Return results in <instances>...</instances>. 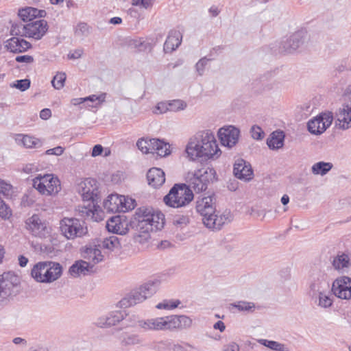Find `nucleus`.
<instances>
[{
    "label": "nucleus",
    "mask_w": 351,
    "mask_h": 351,
    "mask_svg": "<svg viewBox=\"0 0 351 351\" xmlns=\"http://www.w3.org/2000/svg\"><path fill=\"white\" fill-rule=\"evenodd\" d=\"M134 220L133 223L136 222V232L133 238L136 242L141 244L149 240L151 232L162 229L165 224V217L162 213L144 206L136 210Z\"/></svg>",
    "instance_id": "nucleus-1"
},
{
    "label": "nucleus",
    "mask_w": 351,
    "mask_h": 351,
    "mask_svg": "<svg viewBox=\"0 0 351 351\" xmlns=\"http://www.w3.org/2000/svg\"><path fill=\"white\" fill-rule=\"evenodd\" d=\"M185 151L191 160L199 158H217L221 154L215 135L210 130L196 133L190 138Z\"/></svg>",
    "instance_id": "nucleus-2"
},
{
    "label": "nucleus",
    "mask_w": 351,
    "mask_h": 351,
    "mask_svg": "<svg viewBox=\"0 0 351 351\" xmlns=\"http://www.w3.org/2000/svg\"><path fill=\"white\" fill-rule=\"evenodd\" d=\"M195 208L202 216L204 224L208 228L219 229L226 221V218L217 213L215 199L212 196L198 198Z\"/></svg>",
    "instance_id": "nucleus-3"
},
{
    "label": "nucleus",
    "mask_w": 351,
    "mask_h": 351,
    "mask_svg": "<svg viewBox=\"0 0 351 351\" xmlns=\"http://www.w3.org/2000/svg\"><path fill=\"white\" fill-rule=\"evenodd\" d=\"M62 273V267L60 263L43 261L34 265L31 276L38 282L51 283L58 280Z\"/></svg>",
    "instance_id": "nucleus-4"
},
{
    "label": "nucleus",
    "mask_w": 351,
    "mask_h": 351,
    "mask_svg": "<svg viewBox=\"0 0 351 351\" xmlns=\"http://www.w3.org/2000/svg\"><path fill=\"white\" fill-rule=\"evenodd\" d=\"M158 286V281H149L141 285L139 287L132 290L128 295L120 300V306L121 308H128L143 302L156 292Z\"/></svg>",
    "instance_id": "nucleus-5"
},
{
    "label": "nucleus",
    "mask_w": 351,
    "mask_h": 351,
    "mask_svg": "<svg viewBox=\"0 0 351 351\" xmlns=\"http://www.w3.org/2000/svg\"><path fill=\"white\" fill-rule=\"evenodd\" d=\"M193 199L191 188L185 184H176L164 197V202L173 208H181L188 205Z\"/></svg>",
    "instance_id": "nucleus-6"
},
{
    "label": "nucleus",
    "mask_w": 351,
    "mask_h": 351,
    "mask_svg": "<svg viewBox=\"0 0 351 351\" xmlns=\"http://www.w3.org/2000/svg\"><path fill=\"white\" fill-rule=\"evenodd\" d=\"M20 278L14 272H5L0 275V306L5 305L17 291Z\"/></svg>",
    "instance_id": "nucleus-7"
},
{
    "label": "nucleus",
    "mask_w": 351,
    "mask_h": 351,
    "mask_svg": "<svg viewBox=\"0 0 351 351\" xmlns=\"http://www.w3.org/2000/svg\"><path fill=\"white\" fill-rule=\"evenodd\" d=\"M60 225L62 234L68 239L82 237L88 233L84 222L76 218L65 217L60 221Z\"/></svg>",
    "instance_id": "nucleus-8"
},
{
    "label": "nucleus",
    "mask_w": 351,
    "mask_h": 351,
    "mask_svg": "<svg viewBox=\"0 0 351 351\" xmlns=\"http://www.w3.org/2000/svg\"><path fill=\"white\" fill-rule=\"evenodd\" d=\"M307 32L304 29L298 30L289 37L284 38L278 46V52L280 53H293L301 48L307 38Z\"/></svg>",
    "instance_id": "nucleus-9"
},
{
    "label": "nucleus",
    "mask_w": 351,
    "mask_h": 351,
    "mask_svg": "<svg viewBox=\"0 0 351 351\" xmlns=\"http://www.w3.org/2000/svg\"><path fill=\"white\" fill-rule=\"evenodd\" d=\"M332 120V112L322 113L308 122V130L311 134H321L331 125Z\"/></svg>",
    "instance_id": "nucleus-10"
},
{
    "label": "nucleus",
    "mask_w": 351,
    "mask_h": 351,
    "mask_svg": "<svg viewBox=\"0 0 351 351\" xmlns=\"http://www.w3.org/2000/svg\"><path fill=\"white\" fill-rule=\"evenodd\" d=\"M27 230L32 235L40 238H45L49 234V228L38 215H33L26 221Z\"/></svg>",
    "instance_id": "nucleus-11"
},
{
    "label": "nucleus",
    "mask_w": 351,
    "mask_h": 351,
    "mask_svg": "<svg viewBox=\"0 0 351 351\" xmlns=\"http://www.w3.org/2000/svg\"><path fill=\"white\" fill-rule=\"evenodd\" d=\"M332 291L336 297L340 299H350L351 278L347 276H343L336 279L332 283Z\"/></svg>",
    "instance_id": "nucleus-12"
},
{
    "label": "nucleus",
    "mask_w": 351,
    "mask_h": 351,
    "mask_svg": "<svg viewBox=\"0 0 351 351\" xmlns=\"http://www.w3.org/2000/svg\"><path fill=\"white\" fill-rule=\"evenodd\" d=\"M240 131L234 126H228L226 128H221L218 132V136L221 143L229 148L233 147L238 142Z\"/></svg>",
    "instance_id": "nucleus-13"
},
{
    "label": "nucleus",
    "mask_w": 351,
    "mask_h": 351,
    "mask_svg": "<svg viewBox=\"0 0 351 351\" xmlns=\"http://www.w3.org/2000/svg\"><path fill=\"white\" fill-rule=\"evenodd\" d=\"M80 193L84 200L97 202L98 197V188L97 181L93 179H86L80 183Z\"/></svg>",
    "instance_id": "nucleus-14"
},
{
    "label": "nucleus",
    "mask_w": 351,
    "mask_h": 351,
    "mask_svg": "<svg viewBox=\"0 0 351 351\" xmlns=\"http://www.w3.org/2000/svg\"><path fill=\"white\" fill-rule=\"evenodd\" d=\"M167 325V316L138 321V326L144 330H168Z\"/></svg>",
    "instance_id": "nucleus-15"
},
{
    "label": "nucleus",
    "mask_w": 351,
    "mask_h": 351,
    "mask_svg": "<svg viewBox=\"0 0 351 351\" xmlns=\"http://www.w3.org/2000/svg\"><path fill=\"white\" fill-rule=\"evenodd\" d=\"M233 173L237 178L245 181H249L253 178V170L250 164L243 158H239L235 161Z\"/></svg>",
    "instance_id": "nucleus-16"
},
{
    "label": "nucleus",
    "mask_w": 351,
    "mask_h": 351,
    "mask_svg": "<svg viewBox=\"0 0 351 351\" xmlns=\"http://www.w3.org/2000/svg\"><path fill=\"white\" fill-rule=\"evenodd\" d=\"M27 37L40 40L47 32V22L43 19L30 22L27 24Z\"/></svg>",
    "instance_id": "nucleus-17"
},
{
    "label": "nucleus",
    "mask_w": 351,
    "mask_h": 351,
    "mask_svg": "<svg viewBox=\"0 0 351 351\" xmlns=\"http://www.w3.org/2000/svg\"><path fill=\"white\" fill-rule=\"evenodd\" d=\"M168 330H182L189 328L192 324V319L186 315H172L167 316Z\"/></svg>",
    "instance_id": "nucleus-18"
},
{
    "label": "nucleus",
    "mask_w": 351,
    "mask_h": 351,
    "mask_svg": "<svg viewBox=\"0 0 351 351\" xmlns=\"http://www.w3.org/2000/svg\"><path fill=\"white\" fill-rule=\"evenodd\" d=\"M125 315V312L123 311H112L107 315L99 317L96 324L101 328L114 326L122 321Z\"/></svg>",
    "instance_id": "nucleus-19"
},
{
    "label": "nucleus",
    "mask_w": 351,
    "mask_h": 351,
    "mask_svg": "<svg viewBox=\"0 0 351 351\" xmlns=\"http://www.w3.org/2000/svg\"><path fill=\"white\" fill-rule=\"evenodd\" d=\"M128 222L126 219H122L120 216L110 218L106 223V228L109 232L119 234H125L128 230Z\"/></svg>",
    "instance_id": "nucleus-20"
},
{
    "label": "nucleus",
    "mask_w": 351,
    "mask_h": 351,
    "mask_svg": "<svg viewBox=\"0 0 351 351\" xmlns=\"http://www.w3.org/2000/svg\"><path fill=\"white\" fill-rule=\"evenodd\" d=\"M5 48L12 53H22L31 48V44L21 38L12 37L5 42Z\"/></svg>",
    "instance_id": "nucleus-21"
},
{
    "label": "nucleus",
    "mask_w": 351,
    "mask_h": 351,
    "mask_svg": "<svg viewBox=\"0 0 351 351\" xmlns=\"http://www.w3.org/2000/svg\"><path fill=\"white\" fill-rule=\"evenodd\" d=\"M93 265H90L83 260L77 261L73 264L69 270V274L73 277L81 275L86 276L93 272Z\"/></svg>",
    "instance_id": "nucleus-22"
},
{
    "label": "nucleus",
    "mask_w": 351,
    "mask_h": 351,
    "mask_svg": "<svg viewBox=\"0 0 351 351\" xmlns=\"http://www.w3.org/2000/svg\"><path fill=\"white\" fill-rule=\"evenodd\" d=\"M122 201H125L124 195L112 194L104 202V207L110 213H121L123 210Z\"/></svg>",
    "instance_id": "nucleus-23"
},
{
    "label": "nucleus",
    "mask_w": 351,
    "mask_h": 351,
    "mask_svg": "<svg viewBox=\"0 0 351 351\" xmlns=\"http://www.w3.org/2000/svg\"><path fill=\"white\" fill-rule=\"evenodd\" d=\"M148 184L154 188L161 186L165 182V172L160 168H151L147 173Z\"/></svg>",
    "instance_id": "nucleus-24"
},
{
    "label": "nucleus",
    "mask_w": 351,
    "mask_h": 351,
    "mask_svg": "<svg viewBox=\"0 0 351 351\" xmlns=\"http://www.w3.org/2000/svg\"><path fill=\"white\" fill-rule=\"evenodd\" d=\"M335 126L339 129L347 130L351 127V110L346 105L337 113Z\"/></svg>",
    "instance_id": "nucleus-25"
},
{
    "label": "nucleus",
    "mask_w": 351,
    "mask_h": 351,
    "mask_svg": "<svg viewBox=\"0 0 351 351\" xmlns=\"http://www.w3.org/2000/svg\"><path fill=\"white\" fill-rule=\"evenodd\" d=\"M119 349L121 351H128L132 346L141 343L139 337L137 335L123 332L119 337Z\"/></svg>",
    "instance_id": "nucleus-26"
},
{
    "label": "nucleus",
    "mask_w": 351,
    "mask_h": 351,
    "mask_svg": "<svg viewBox=\"0 0 351 351\" xmlns=\"http://www.w3.org/2000/svg\"><path fill=\"white\" fill-rule=\"evenodd\" d=\"M46 12L44 10H38L32 7H27L19 10V16L25 21H31L36 18H43L46 16Z\"/></svg>",
    "instance_id": "nucleus-27"
},
{
    "label": "nucleus",
    "mask_w": 351,
    "mask_h": 351,
    "mask_svg": "<svg viewBox=\"0 0 351 351\" xmlns=\"http://www.w3.org/2000/svg\"><path fill=\"white\" fill-rule=\"evenodd\" d=\"M181 33L176 30L171 31L164 44L165 52L169 53L176 50L181 44Z\"/></svg>",
    "instance_id": "nucleus-28"
},
{
    "label": "nucleus",
    "mask_w": 351,
    "mask_h": 351,
    "mask_svg": "<svg viewBox=\"0 0 351 351\" xmlns=\"http://www.w3.org/2000/svg\"><path fill=\"white\" fill-rule=\"evenodd\" d=\"M99 247H101L100 245L87 246L83 252L84 258L92 261L93 265L101 262L104 256Z\"/></svg>",
    "instance_id": "nucleus-29"
},
{
    "label": "nucleus",
    "mask_w": 351,
    "mask_h": 351,
    "mask_svg": "<svg viewBox=\"0 0 351 351\" xmlns=\"http://www.w3.org/2000/svg\"><path fill=\"white\" fill-rule=\"evenodd\" d=\"M311 298L316 305L323 308H330L333 304L332 298L329 293H326L325 291L317 293V295H313Z\"/></svg>",
    "instance_id": "nucleus-30"
},
{
    "label": "nucleus",
    "mask_w": 351,
    "mask_h": 351,
    "mask_svg": "<svg viewBox=\"0 0 351 351\" xmlns=\"http://www.w3.org/2000/svg\"><path fill=\"white\" fill-rule=\"evenodd\" d=\"M285 134L282 131L272 132L267 140L268 147L271 149H278L284 145Z\"/></svg>",
    "instance_id": "nucleus-31"
},
{
    "label": "nucleus",
    "mask_w": 351,
    "mask_h": 351,
    "mask_svg": "<svg viewBox=\"0 0 351 351\" xmlns=\"http://www.w3.org/2000/svg\"><path fill=\"white\" fill-rule=\"evenodd\" d=\"M151 143H152V153H156L160 157H165L170 154V146L168 143L157 138H152Z\"/></svg>",
    "instance_id": "nucleus-32"
},
{
    "label": "nucleus",
    "mask_w": 351,
    "mask_h": 351,
    "mask_svg": "<svg viewBox=\"0 0 351 351\" xmlns=\"http://www.w3.org/2000/svg\"><path fill=\"white\" fill-rule=\"evenodd\" d=\"M194 175L198 177L207 186L209 182L215 179L216 172L213 168L203 167L195 171Z\"/></svg>",
    "instance_id": "nucleus-33"
},
{
    "label": "nucleus",
    "mask_w": 351,
    "mask_h": 351,
    "mask_svg": "<svg viewBox=\"0 0 351 351\" xmlns=\"http://www.w3.org/2000/svg\"><path fill=\"white\" fill-rule=\"evenodd\" d=\"M328 283L324 280V276L318 277L316 280H314L310 285L309 295L313 297V295H317V293H321L324 291V289L328 287Z\"/></svg>",
    "instance_id": "nucleus-34"
},
{
    "label": "nucleus",
    "mask_w": 351,
    "mask_h": 351,
    "mask_svg": "<svg viewBox=\"0 0 351 351\" xmlns=\"http://www.w3.org/2000/svg\"><path fill=\"white\" fill-rule=\"evenodd\" d=\"M45 176H49L46 183L49 195L57 194L61 189V185L59 179L57 177L53 176L52 174H45Z\"/></svg>",
    "instance_id": "nucleus-35"
},
{
    "label": "nucleus",
    "mask_w": 351,
    "mask_h": 351,
    "mask_svg": "<svg viewBox=\"0 0 351 351\" xmlns=\"http://www.w3.org/2000/svg\"><path fill=\"white\" fill-rule=\"evenodd\" d=\"M130 45L136 49L138 51H151L153 49L154 44L142 38L134 39L131 40Z\"/></svg>",
    "instance_id": "nucleus-36"
},
{
    "label": "nucleus",
    "mask_w": 351,
    "mask_h": 351,
    "mask_svg": "<svg viewBox=\"0 0 351 351\" xmlns=\"http://www.w3.org/2000/svg\"><path fill=\"white\" fill-rule=\"evenodd\" d=\"M47 178H49L48 176L39 175L33 180L34 187L43 195H49L46 186Z\"/></svg>",
    "instance_id": "nucleus-37"
},
{
    "label": "nucleus",
    "mask_w": 351,
    "mask_h": 351,
    "mask_svg": "<svg viewBox=\"0 0 351 351\" xmlns=\"http://www.w3.org/2000/svg\"><path fill=\"white\" fill-rule=\"evenodd\" d=\"M332 168V164L330 162H318L315 163L312 168V173L315 175L324 176Z\"/></svg>",
    "instance_id": "nucleus-38"
},
{
    "label": "nucleus",
    "mask_w": 351,
    "mask_h": 351,
    "mask_svg": "<svg viewBox=\"0 0 351 351\" xmlns=\"http://www.w3.org/2000/svg\"><path fill=\"white\" fill-rule=\"evenodd\" d=\"M332 265L335 269L341 270L348 268L350 265V258L347 254H342L335 257L332 261Z\"/></svg>",
    "instance_id": "nucleus-39"
},
{
    "label": "nucleus",
    "mask_w": 351,
    "mask_h": 351,
    "mask_svg": "<svg viewBox=\"0 0 351 351\" xmlns=\"http://www.w3.org/2000/svg\"><path fill=\"white\" fill-rule=\"evenodd\" d=\"M101 247L104 249L112 251L121 247L119 240L117 236H110L106 238L101 243Z\"/></svg>",
    "instance_id": "nucleus-40"
},
{
    "label": "nucleus",
    "mask_w": 351,
    "mask_h": 351,
    "mask_svg": "<svg viewBox=\"0 0 351 351\" xmlns=\"http://www.w3.org/2000/svg\"><path fill=\"white\" fill-rule=\"evenodd\" d=\"M187 186L190 187L191 191L193 190L196 193L204 191L207 189L206 184L194 174L193 178L190 179Z\"/></svg>",
    "instance_id": "nucleus-41"
},
{
    "label": "nucleus",
    "mask_w": 351,
    "mask_h": 351,
    "mask_svg": "<svg viewBox=\"0 0 351 351\" xmlns=\"http://www.w3.org/2000/svg\"><path fill=\"white\" fill-rule=\"evenodd\" d=\"M230 306L238 309L239 311L254 312L256 308L254 303L247 301H239L238 302L230 304Z\"/></svg>",
    "instance_id": "nucleus-42"
},
{
    "label": "nucleus",
    "mask_w": 351,
    "mask_h": 351,
    "mask_svg": "<svg viewBox=\"0 0 351 351\" xmlns=\"http://www.w3.org/2000/svg\"><path fill=\"white\" fill-rule=\"evenodd\" d=\"M258 342L275 351H288L287 348L282 343H280L275 341H269L267 339H259Z\"/></svg>",
    "instance_id": "nucleus-43"
},
{
    "label": "nucleus",
    "mask_w": 351,
    "mask_h": 351,
    "mask_svg": "<svg viewBox=\"0 0 351 351\" xmlns=\"http://www.w3.org/2000/svg\"><path fill=\"white\" fill-rule=\"evenodd\" d=\"M22 136L21 142L24 147L26 148H33L38 145H40V141L38 138L29 136V135H19Z\"/></svg>",
    "instance_id": "nucleus-44"
},
{
    "label": "nucleus",
    "mask_w": 351,
    "mask_h": 351,
    "mask_svg": "<svg viewBox=\"0 0 351 351\" xmlns=\"http://www.w3.org/2000/svg\"><path fill=\"white\" fill-rule=\"evenodd\" d=\"M27 24L23 25L21 23H13L11 27L10 34L14 36L27 37Z\"/></svg>",
    "instance_id": "nucleus-45"
},
{
    "label": "nucleus",
    "mask_w": 351,
    "mask_h": 351,
    "mask_svg": "<svg viewBox=\"0 0 351 351\" xmlns=\"http://www.w3.org/2000/svg\"><path fill=\"white\" fill-rule=\"evenodd\" d=\"M66 80L65 73H58L51 80L52 86L57 90L61 89L64 86Z\"/></svg>",
    "instance_id": "nucleus-46"
},
{
    "label": "nucleus",
    "mask_w": 351,
    "mask_h": 351,
    "mask_svg": "<svg viewBox=\"0 0 351 351\" xmlns=\"http://www.w3.org/2000/svg\"><path fill=\"white\" fill-rule=\"evenodd\" d=\"M190 221L189 215H177L173 219V223L180 228H183L189 224Z\"/></svg>",
    "instance_id": "nucleus-47"
},
{
    "label": "nucleus",
    "mask_w": 351,
    "mask_h": 351,
    "mask_svg": "<svg viewBox=\"0 0 351 351\" xmlns=\"http://www.w3.org/2000/svg\"><path fill=\"white\" fill-rule=\"evenodd\" d=\"M106 93H104L100 94L99 96H97L95 95H92L88 97H84V100L86 101H90V102H96L95 104L90 105L91 107H97L105 101Z\"/></svg>",
    "instance_id": "nucleus-48"
},
{
    "label": "nucleus",
    "mask_w": 351,
    "mask_h": 351,
    "mask_svg": "<svg viewBox=\"0 0 351 351\" xmlns=\"http://www.w3.org/2000/svg\"><path fill=\"white\" fill-rule=\"evenodd\" d=\"M151 140L152 139H149V141L143 138L139 139L136 143V146L143 153L147 154L151 152L152 148Z\"/></svg>",
    "instance_id": "nucleus-49"
},
{
    "label": "nucleus",
    "mask_w": 351,
    "mask_h": 351,
    "mask_svg": "<svg viewBox=\"0 0 351 351\" xmlns=\"http://www.w3.org/2000/svg\"><path fill=\"white\" fill-rule=\"evenodd\" d=\"M90 33V27L86 23H80L75 27V34L77 36H86Z\"/></svg>",
    "instance_id": "nucleus-50"
},
{
    "label": "nucleus",
    "mask_w": 351,
    "mask_h": 351,
    "mask_svg": "<svg viewBox=\"0 0 351 351\" xmlns=\"http://www.w3.org/2000/svg\"><path fill=\"white\" fill-rule=\"evenodd\" d=\"M12 215V210L0 197V217L4 219H9Z\"/></svg>",
    "instance_id": "nucleus-51"
},
{
    "label": "nucleus",
    "mask_w": 351,
    "mask_h": 351,
    "mask_svg": "<svg viewBox=\"0 0 351 351\" xmlns=\"http://www.w3.org/2000/svg\"><path fill=\"white\" fill-rule=\"evenodd\" d=\"M171 346L169 341H160L154 343L153 349L155 351H169L171 349Z\"/></svg>",
    "instance_id": "nucleus-52"
},
{
    "label": "nucleus",
    "mask_w": 351,
    "mask_h": 351,
    "mask_svg": "<svg viewBox=\"0 0 351 351\" xmlns=\"http://www.w3.org/2000/svg\"><path fill=\"white\" fill-rule=\"evenodd\" d=\"M122 205L123 210H121V212L125 213L134 208L136 201L131 197L125 196V201H122Z\"/></svg>",
    "instance_id": "nucleus-53"
},
{
    "label": "nucleus",
    "mask_w": 351,
    "mask_h": 351,
    "mask_svg": "<svg viewBox=\"0 0 351 351\" xmlns=\"http://www.w3.org/2000/svg\"><path fill=\"white\" fill-rule=\"evenodd\" d=\"M180 302L179 300H176L175 302H169L167 300L163 301L156 305V308L158 309H173L176 308Z\"/></svg>",
    "instance_id": "nucleus-54"
},
{
    "label": "nucleus",
    "mask_w": 351,
    "mask_h": 351,
    "mask_svg": "<svg viewBox=\"0 0 351 351\" xmlns=\"http://www.w3.org/2000/svg\"><path fill=\"white\" fill-rule=\"evenodd\" d=\"M251 136L254 139L261 140L264 137V132L258 125H253L250 130Z\"/></svg>",
    "instance_id": "nucleus-55"
},
{
    "label": "nucleus",
    "mask_w": 351,
    "mask_h": 351,
    "mask_svg": "<svg viewBox=\"0 0 351 351\" xmlns=\"http://www.w3.org/2000/svg\"><path fill=\"white\" fill-rule=\"evenodd\" d=\"M169 107L170 111H178L184 110L186 107V104L183 101L178 99L169 103Z\"/></svg>",
    "instance_id": "nucleus-56"
},
{
    "label": "nucleus",
    "mask_w": 351,
    "mask_h": 351,
    "mask_svg": "<svg viewBox=\"0 0 351 351\" xmlns=\"http://www.w3.org/2000/svg\"><path fill=\"white\" fill-rule=\"evenodd\" d=\"M12 86L19 89L21 91H25L30 86V80L28 79L16 80Z\"/></svg>",
    "instance_id": "nucleus-57"
},
{
    "label": "nucleus",
    "mask_w": 351,
    "mask_h": 351,
    "mask_svg": "<svg viewBox=\"0 0 351 351\" xmlns=\"http://www.w3.org/2000/svg\"><path fill=\"white\" fill-rule=\"evenodd\" d=\"M12 191V186L0 179V193L3 195H10Z\"/></svg>",
    "instance_id": "nucleus-58"
},
{
    "label": "nucleus",
    "mask_w": 351,
    "mask_h": 351,
    "mask_svg": "<svg viewBox=\"0 0 351 351\" xmlns=\"http://www.w3.org/2000/svg\"><path fill=\"white\" fill-rule=\"evenodd\" d=\"M210 60V59H207L206 57L201 58L196 64L195 68L197 71L200 75H203L204 69L207 62Z\"/></svg>",
    "instance_id": "nucleus-59"
},
{
    "label": "nucleus",
    "mask_w": 351,
    "mask_h": 351,
    "mask_svg": "<svg viewBox=\"0 0 351 351\" xmlns=\"http://www.w3.org/2000/svg\"><path fill=\"white\" fill-rule=\"evenodd\" d=\"M79 215L83 218L88 217H93L94 213L93 211L86 206H79L78 208Z\"/></svg>",
    "instance_id": "nucleus-60"
},
{
    "label": "nucleus",
    "mask_w": 351,
    "mask_h": 351,
    "mask_svg": "<svg viewBox=\"0 0 351 351\" xmlns=\"http://www.w3.org/2000/svg\"><path fill=\"white\" fill-rule=\"evenodd\" d=\"M156 111H155L156 113H165L167 111H170V108L169 107V103H165V102H160L158 104L156 108Z\"/></svg>",
    "instance_id": "nucleus-61"
},
{
    "label": "nucleus",
    "mask_w": 351,
    "mask_h": 351,
    "mask_svg": "<svg viewBox=\"0 0 351 351\" xmlns=\"http://www.w3.org/2000/svg\"><path fill=\"white\" fill-rule=\"evenodd\" d=\"M64 149L61 146H58L52 149H49L45 154L47 155L60 156L63 154Z\"/></svg>",
    "instance_id": "nucleus-62"
},
{
    "label": "nucleus",
    "mask_w": 351,
    "mask_h": 351,
    "mask_svg": "<svg viewBox=\"0 0 351 351\" xmlns=\"http://www.w3.org/2000/svg\"><path fill=\"white\" fill-rule=\"evenodd\" d=\"M188 348H193L190 344L184 343L182 344H173L171 346L173 351H189Z\"/></svg>",
    "instance_id": "nucleus-63"
},
{
    "label": "nucleus",
    "mask_w": 351,
    "mask_h": 351,
    "mask_svg": "<svg viewBox=\"0 0 351 351\" xmlns=\"http://www.w3.org/2000/svg\"><path fill=\"white\" fill-rule=\"evenodd\" d=\"M240 347L235 342H231L224 346L223 351H239Z\"/></svg>",
    "instance_id": "nucleus-64"
}]
</instances>
